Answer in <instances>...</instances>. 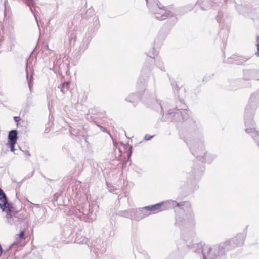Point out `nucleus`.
Masks as SVG:
<instances>
[{
  "mask_svg": "<svg viewBox=\"0 0 259 259\" xmlns=\"http://www.w3.org/2000/svg\"><path fill=\"white\" fill-rule=\"evenodd\" d=\"M190 112L186 109H174L168 111V119L177 124L186 123L187 133L184 141L192 154L199 161L210 164L217 157L215 154L206 151L203 133L199 124L190 118Z\"/></svg>",
  "mask_w": 259,
  "mask_h": 259,
  "instance_id": "1",
  "label": "nucleus"
},
{
  "mask_svg": "<svg viewBox=\"0 0 259 259\" xmlns=\"http://www.w3.org/2000/svg\"><path fill=\"white\" fill-rule=\"evenodd\" d=\"M162 203V210L176 208L182 209L184 211V213L181 216L178 215L176 218L175 225L178 226L181 230L182 237L187 241L188 239H185V233H188L189 235H193V229L195 227V215L193 211L191 208V204L189 202H181L178 203L177 201L172 200H169L165 202H161Z\"/></svg>",
  "mask_w": 259,
  "mask_h": 259,
  "instance_id": "2",
  "label": "nucleus"
},
{
  "mask_svg": "<svg viewBox=\"0 0 259 259\" xmlns=\"http://www.w3.org/2000/svg\"><path fill=\"white\" fill-rule=\"evenodd\" d=\"M139 91L136 93H131L125 98V100L133 104L135 106L137 103L141 100L142 102L150 108L161 113L164 112V107L161 103L159 102L155 97V94L150 93L148 89L145 88V84L142 87L138 85Z\"/></svg>",
  "mask_w": 259,
  "mask_h": 259,
  "instance_id": "3",
  "label": "nucleus"
},
{
  "mask_svg": "<svg viewBox=\"0 0 259 259\" xmlns=\"http://www.w3.org/2000/svg\"><path fill=\"white\" fill-rule=\"evenodd\" d=\"M150 11L160 21L167 20L170 26L174 25L178 19L175 9L172 6L164 7L158 0H145Z\"/></svg>",
  "mask_w": 259,
  "mask_h": 259,
  "instance_id": "4",
  "label": "nucleus"
},
{
  "mask_svg": "<svg viewBox=\"0 0 259 259\" xmlns=\"http://www.w3.org/2000/svg\"><path fill=\"white\" fill-rule=\"evenodd\" d=\"M194 250L197 253H201L202 259H227V250L223 242L212 246L198 243L194 245Z\"/></svg>",
  "mask_w": 259,
  "mask_h": 259,
  "instance_id": "5",
  "label": "nucleus"
},
{
  "mask_svg": "<svg viewBox=\"0 0 259 259\" xmlns=\"http://www.w3.org/2000/svg\"><path fill=\"white\" fill-rule=\"evenodd\" d=\"M157 54L153 53L152 55L147 54V57L146 59L144 67L142 70V73L144 74L147 69L150 72L153 69V64L155 63V65L162 71H165L163 63L160 58L155 56Z\"/></svg>",
  "mask_w": 259,
  "mask_h": 259,
  "instance_id": "6",
  "label": "nucleus"
},
{
  "mask_svg": "<svg viewBox=\"0 0 259 259\" xmlns=\"http://www.w3.org/2000/svg\"><path fill=\"white\" fill-rule=\"evenodd\" d=\"M245 239V234L238 233L235 236L223 241V243L228 251L243 246Z\"/></svg>",
  "mask_w": 259,
  "mask_h": 259,
  "instance_id": "7",
  "label": "nucleus"
},
{
  "mask_svg": "<svg viewBox=\"0 0 259 259\" xmlns=\"http://www.w3.org/2000/svg\"><path fill=\"white\" fill-rule=\"evenodd\" d=\"M95 109L91 108L89 110V112L85 114V118L87 120L89 121H93L95 124L98 126L100 129L104 133H108L110 137L112 139V136L108 131L104 127L98 124V122L97 121L98 119H102L104 118L105 114L104 113H96Z\"/></svg>",
  "mask_w": 259,
  "mask_h": 259,
  "instance_id": "8",
  "label": "nucleus"
},
{
  "mask_svg": "<svg viewBox=\"0 0 259 259\" xmlns=\"http://www.w3.org/2000/svg\"><path fill=\"white\" fill-rule=\"evenodd\" d=\"M85 19L89 20V22L93 24V29L91 31L97 30L99 28L100 23L98 16L95 15L94 9L92 8H89L85 13Z\"/></svg>",
  "mask_w": 259,
  "mask_h": 259,
  "instance_id": "9",
  "label": "nucleus"
},
{
  "mask_svg": "<svg viewBox=\"0 0 259 259\" xmlns=\"http://www.w3.org/2000/svg\"><path fill=\"white\" fill-rule=\"evenodd\" d=\"M11 205V203H8L5 192L0 188V208L2 209V211H10Z\"/></svg>",
  "mask_w": 259,
  "mask_h": 259,
  "instance_id": "10",
  "label": "nucleus"
},
{
  "mask_svg": "<svg viewBox=\"0 0 259 259\" xmlns=\"http://www.w3.org/2000/svg\"><path fill=\"white\" fill-rule=\"evenodd\" d=\"M134 219L136 220H141L150 215V212L145 207L143 208L134 209Z\"/></svg>",
  "mask_w": 259,
  "mask_h": 259,
  "instance_id": "11",
  "label": "nucleus"
},
{
  "mask_svg": "<svg viewBox=\"0 0 259 259\" xmlns=\"http://www.w3.org/2000/svg\"><path fill=\"white\" fill-rule=\"evenodd\" d=\"M243 78L245 80H259V71L254 69L244 70Z\"/></svg>",
  "mask_w": 259,
  "mask_h": 259,
  "instance_id": "12",
  "label": "nucleus"
},
{
  "mask_svg": "<svg viewBox=\"0 0 259 259\" xmlns=\"http://www.w3.org/2000/svg\"><path fill=\"white\" fill-rule=\"evenodd\" d=\"M13 207L11 205V208L10 211L4 210L7 213L6 218L7 219L8 222L11 225H16L19 224L20 219L17 217L15 214H12Z\"/></svg>",
  "mask_w": 259,
  "mask_h": 259,
  "instance_id": "13",
  "label": "nucleus"
},
{
  "mask_svg": "<svg viewBox=\"0 0 259 259\" xmlns=\"http://www.w3.org/2000/svg\"><path fill=\"white\" fill-rule=\"evenodd\" d=\"M162 203H159L156 204L149 205L145 207V208L150 212V214L155 213L162 210Z\"/></svg>",
  "mask_w": 259,
  "mask_h": 259,
  "instance_id": "14",
  "label": "nucleus"
},
{
  "mask_svg": "<svg viewBox=\"0 0 259 259\" xmlns=\"http://www.w3.org/2000/svg\"><path fill=\"white\" fill-rule=\"evenodd\" d=\"M18 139V132L14 129L9 131L8 136V143H17Z\"/></svg>",
  "mask_w": 259,
  "mask_h": 259,
  "instance_id": "15",
  "label": "nucleus"
},
{
  "mask_svg": "<svg viewBox=\"0 0 259 259\" xmlns=\"http://www.w3.org/2000/svg\"><path fill=\"white\" fill-rule=\"evenodd\" d=\"M134 209L126 210L124 211H119L117 214L125 218H131L134 219Z\"/></svg>",
  "mask_w": 259,
  "mask_h": 259,
  "instance_id": "16",
  "label": "nucleus"
},
{
  "mask_svg": "<svg viewBox=\"0 0 259 259\" xmlns=\"http://www.w3.org/2000/svg\"><path fill=\"white\" fill-rule=\"evenodd\" d=\"M197 4H198L203 10H207L211 7L208 0H198Z\"/></svg>",
  "mask_w": 259,
  "mask_h": 259,
  "instance_id": "17",
  "label": "nucleus"
},
{
  "mask_svg": "<svg viewBox=\"0 0 259 259\" xmlns=\"http://www.w3.org/2000/svg\"><path fill=\"white\" fill-rule=\"evenodd\" d=\"M235 9L239 14L243 15H246L248 12V9L244 5H236Z\"/></svg>",
  "mask_w": 259,
  "mask_h": 259,
  "instance_id": "18",
  "label": "nucleus"
},
{
  "mask_svg": "<svg viewBox=\"0 0 259 259\" xmlns=\"http://www.w3.org/2000/svg\"><path fill=\"white\" fill-rule=\"evenodd\" d=\"M69 84V82H65L60 86L58 87V88L60 89V91L63 94H65L68 92Z\"/></svg>",
  "mask_w": 259,
  "mask_h": 259,
  "instance_id": "19",
  "label": "nucleus"
},
{
  "mask_svg": "<svg viewBox=\"0 0 259 259\" xmlns=\"http://www.w3.org/2000/svg\"><path fill=\"white\" fill-rule=\"evenodd\" d=\"M163 39V37L160 36H158L155 38L154 40V46L152 49L153 51H154L155 52V47H158L159 46H160L162 44Z\"/></svg>",
  "mask_w": 259,
  "mask_h": 259,
  "instance_id": "20",
  "label": "nucleus"
},
{
  "mask_svg": "<svg viewBox=\"0 0 259 259\" xmlns=\"http://www.w3.org/2000/svg\"><path fill=\"white\" fill-rule=\"evenodd\" d=\"M71 241L74 243L80 244L81 243V233L77 232L72 238Z\"/></svg>",
  "mask_w": 259,
  "mask_h": 259,
  "instance_id": "21",
  "label": "nucleus"
},
{
  "mask_svg": "<svg viewBox=\"0 0 259 259\" xmlns=\"http://www.w3.org/2000/svg\"><path fill=\"white\" fill-rule=\"evenodd\" d=\"M70 132L71 135L72 136H74V138H77L78 140L80 139V130L79 129H75L72 127H71L70 129Z\"/></svg>",
  "mask_w": 259,
  "mask_h": 259,
  "instance_id": "22",
  "label": "nucleus"
},
{
  "mask_svg": "<svg viewBox=\"0 0 259 259\" xmlns=\"http://www.w3.org/2000/svg\"><path fill=\"white\" fill-rule=\"evenodd\" d=\"M24 234H25V231L24 230L21 231L20 233L19 234H17V236H18V238H19V240L15 241L11 246L12 247V246L14 245L15 244H17L19 242L21 241V240L24 238Z\"/></svg>",
  "mask_w": 259,
  "mask_h": 259,
  "instance_id": "23",
  "label": "nucleus"
},
{
  "mask_svg": "<svg viewBox=\"0 0 259 259\" xmlns=\"http://www.w3.org/2000/svg\"><path fill=\"white\" fill-rule=\"evenodd\" d=\"M85 219V221L92 222L93 221L96 219V215L95 213H93L92 212L88 214Z\"/></svg>",
  "mask_w": 259,
  "mask_h": 259,
  "instance_id": "24",
  "label": "nucleus"
},
{
  "mask_svg": "<svg viewBox=\"0 0 259 259\" xmlns=\"http://www.w3.org/2000/svg\"><path fill=\"white\" fill-rule=\"evenodd\" d=\"M193 171V172L196 175H197L198 176H201L202 173L203 172V171H204V167H200L199 168V169H198L197 170H196V168H194Z\"/></svg>",
  "mask_w": 259,
  "mask_h": 259,
  "instance_id": "25",
  "label": "nucleus"
},
{
  "mask_svg": "<svg viewBox=\"0 0 259 259\" xmlns=\"http://www.w3.org/2000/svg\"><path fill=\"white\" fill-rule=\"evenodd\" d=\"M16 143H7V146L10 148V151L12 152H14L15 150V145Z\"/></svg>",
  "mask_w": 259,
  "mask_h": 259,
  "instance_id": "26",
  "label": "nucleus"
},
{
  "mask_svg": "<svg viewBox=\"0 0 259 259\" xmlns=\"http://www.w3.org/2000/svg\"><path fill=\"white\" fill-rule=\"evenodd\" d=\"M33 0H25V3L29 7L30 10L32 13H33L32 6L33 5Z\"/></svg>",
  "mask_w": 259,
  "mask_h": 259,
  "instance_id": "27",
  "label": "nucleus"
},
{
  "mask_svg": "<svg viewBox=\"0 0 259 259\" xmlns=\"http://www.w3.org/2000/svg\"><path fill=\"white\" fill-rule=\"evenodd\" d=\"M73 213L75 215H76V217L77 218H78L79 219H80L81 218V214H80V210L79 209H74L73 211Z\"/></svg>",
  "mask_w": 259,
  "mask_h": 259,
  "instance_id": "28",
  "label": "nucleus"
},
{
  "mask_svg": "<svg viewBox=\"0 0 259 259\" xmlns=\"http://www.w3.org/2000/svg\"><path fill=\"white\" fill-rule=\"evenodd\" d=\"M91 251L95 253L96 257L98 256V255H99L98 254V251H99L98 248H96V247H93V248H92Z\"/></svg>",
  "mask_w": 259,
  "mask_h": 259,
  "instance_id": "29",
  "label": "nucleus"
},
{
  "mask_svg": "<svg viewBox=\"0 0 259 259\" xmlns=\"http://www.w3.org/2000/svg\"><path fill=\"white\" fill-rule=\"evenodd\" d=\"M19 148L24 153V154L27 155L28 157L30 156L31 155L28 150H22L20 147H19Z\"/></svg>",
  "mask_w": 259,
  "mask_h": 259,
  "instance_id": "30",
  "label": "nucleus"
},
{
  "mask_svg": "<svg viewBox=\"0 0 259 259\" xmlns=\"http://www.w3.org/2000/svg\"><path fill=\"white\" fill-rule=\"evenodd\" d=\"M256 41H257L256 46H257V51L256 53V55H257V56H259V36H257V39H256Z\"/></svg>",
  "mask_w": 259,
  "mask_h": 259,
  "instance_id": "31",
  "label": "nucleus"
},
{
  "mask_svg": "<svg viewBox=\"0 0 259 259\" xmlns=\"http://www.w3.org/2000/svg\"><path fill=\"white\" fill-rule=\"evenodd\" d=\"M153 137V136H151L148 134H146L144 136V139L146 141L150 140Z\"/></svg>",
  "mask_w": 259,
  "mask_h": 259,
  "instance_id": "32",
  "label": "nucleus"
},
{
  "mask_svg": "<svg viewBox=\"0 0 259 259\" xmlns=\"http://www.w3.org/2000/svg\"><path fill=\"white\" fill-rule=\"evenodd\" d=\"M21 118L19 116H15L14 117V120L15 122H18L20 121Z\"/></svg>",
  "mask_w": 259,
  "mask_h": 259,
  "instance_id": "33",
  "label": "nucleus"
},
{
  "mask_svg": "<svg viewBox=\"0 0 259 259\" xmlns=\"http://www.w3.org/2000/svg\"><path fill=\"white\" fill-rule=\"evenodd\" d=\"M3 250L1 245H0V256L2 254Z\"/></svg>",
  "mask_w": 259,
  "mask_h": 259,
  "instance_id": "34",
  "label": "nucleus"
},
{
  "mask_svg": "<svg viewBox=\"0 0 259 259\" xmlns=\"http://www.w3.org/2000/svg\"><path fill=\"white\" fill-rule=\"evenodd\" d=\"M85 243H87V239L86 238H85L82 240V244H84Z\"/></svg>",
  "mask_w": 259,
  "mask_h": 259,
  "instance_id": "35",
  "label": "nucleus"
},
{
  "mask_svg": "<svg viewBox=\"0 0 259 259\" xmlns=\"http://www.w3.org/2000/svg\"><path fill=\"white\" fill-rule=\"evenodd\" d=\"M19 240V238H18V236L16 235L15 236V241Z\"/></svg>",
  "mask_w": 259,
  "mask_h": 259,
  "instance_id": "36",
  "label": "nucleus"
},
{
  "mask_svg": "<svg viewBox=\"0 0 259 259\" xmlns=\"http://www.w3.org/2000/svg\"><path fill=\"white\" fill-rule=\"evenodd\" d=\"M132 148V147L131 146V147H130V154H128V156H131V153H132V151H131Z\"/></svg>",
  "mask_w": 259,
  "mask_h": 259,
  "instance_id": "37",
  "label": "nucleus"
},
{
  "mask_svg": "<svg viewBox=\"0 0 259 259\" xmlns=\"http://www.w3.org/2000/svg\"><path fill=\"white\" fill-rule=\"evenodd\" d=\"M85 143L87 144L88 147H89V142L87 141V140H85Z\"/></svg>",
  "mask_w": 259,
  "mask_h": 259,
  "instance_id": "38",
  "label": "nucleus"
},
{
  "mask_svg": "<svg viewBox=\"0 0 259 259\" xmlns=\"http://www.w3.org/2000/svg\"><path fill=\"white\" fill-rule=\"evenodd\" d=\"M29 88L31 89V87H30V82H29Z\"/></svg>",
  "mask_w": 259,
  "mask_h": 259,
  "instance_id": "39",
  "label": "nucleus"
}]
</instances>
